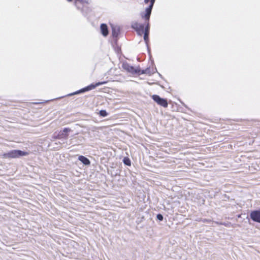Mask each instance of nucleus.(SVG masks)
<instances>
[{"mask_svg":"<svg viewBox=\"0 0 260 260\" xmlns=\"http://www.w3.org/2000/svg\"><path fill=\"white\" fill-rule=\"evenodd\" d=\"M157 219L159 221H162L163 220V216L161 214H158L156 216Z\"/></svg>","mask_w":260,"mask_h":260,"instance_id":"nucleus-17","label":"nucleus"},{"mask_svg":"<svg viewBox=\"0 0 260 260\" xmlns=\"http://www.w3.org/2000/svg\"><path fill=\"white\" fill-rule=\"evenodd\" d=\"M69 2H71L72 0H68ZM88 0H75V5L77 7V8L78 9H80L81 8L80 6L78 5V4H84V3H87Z\"/></svg>","mask_w":260,"mask_h":260,"instance_id":"nucleus-11","label":"nucleus"},{"mask_svg":"<svg viewBox=\"0 0 260 260\" xmlns=\"http://www.w3.org/2000/svg\"><path fill=\"white\" fill-rule=\"evenodd\" d=\"M100 115L102 117H106L108 115V113L106 110H102L100 111Z\"/></svg>","mask_w":260,"mask_h":260,"instance_id":"nucleus-16","label":"nucleus"},{"mask_svg":"<svg viewBox=\"0 0 260 260\" xmlns=\"http://www.w3.org/2000/svg\"><path fill=\"white\" fill-rule=\"evenodd\" d=\"M68 135L67 134L64 133L63 132H60L58 134V139H67L68 138Z\"/></svg>","mask_w":260,"mask_h":260,"instance_id":"nucleus-12","label":"nucleus"},{"mask_svg":"<svg viewBox=\"0 0 260 260\" xmlns=\"http://www.w3.org/2000/svg\"><path fill=\"white\" fill-rule=\"evenodd\" d=\"M54 138L55 139H58V134H57L56 136H54Z\"/></svg>","mask_w":260,"mask_h":260,"instance_id":"nucleus-19","label":"nucleus"},{"mask_svg":"<svg viewBox=\"0 0 260 260\" xmlns=\"http://www.w3.org/2000/svg\"><path fill=\"white\" fill-rule=\"evenodd\" d=\"M78 159L85 165H89L90 164V160L84 156H79L78 157Z\"/></svg>","mask_w":260,"mask_h":260,"instance_id":"nucleus-9","label":"nucleus"},{"mask_svg":"<svg viewBox=\"0 0 260 260\" xmlns=\"http://www.w3.org/2000/svg\"><path fill=\"white\" fill-rule=\"evenodd\" d=\"M131 26L136 30L139 35L141 36L144 32V25L137 22H133Z\"/></svg>","mask_w":260,"mask_h":260,"instance_id":"nucleus-6","label":"nucleus"},{"mask_svg":"<svg viewBox=\"0 0 260 260\" xmlns=\"http://www.w3.org/2000/svg\"><path fill=\"white\" fill-rule=\"evenodd\" d=\"M101 30L104 36H107L108 35V30L106 24L103 23L101 25Z\"/></svg>","mask_w":260,"mask_h":260,"instance_id":"nucleus-8","label":"nucleus"},{"mask_svg":"<svg viewBox=\"0 0 260 260\" xmlns=\"http://www.w3.org/2000/svg\"><path fill=\"white\" fill-rule=\"evenodd\" d=\"M28 154L27 152L23 151L20 150H13L3 154V157L5 158H15L22 156H26Z\"/></svg>","mask_w":260,"mask_h":260,"instance_id":"nucleus-1","label":"nucleus"},{"mask_svg":"<svg viewBox=\"0 0 260 260\" xmlns=\"http://www.w3.org/2000/svg\"><path fill=\"white\" fill-rule=\"evenodd\" d=\"M207 221V219H205V220H203V222Z\"/></svg>","mask_w":260,"mask_h":260,"instance_id":"nucleus-20","label":"nucleus"},{"mask_svg":"<svg viewBox=\"0 0 260 260\" xmlns=\"http://www.w3.org/2000/svg\"><path fill=\"white\" fill-rule=\"evenodd\" d=\"M250 218L255 222L260 223V211L254 210L250 214Z\"/></svg>","mask_w":260,"mask_h":260,"instance_id":"nucleus-7","label":"nucleus"},{"mask_svg":"<svg viewBox=\"0 0 260 260\" xmlns=\"http://www.w3.org/2000/svg\"><path fill=\"white\" fill-rule=\"evenodd\" d=\"M155 0H144V3L146 4L150 2L149 6L146 9L145 12L141 13V16L143 19H146L147 20H150V15L151 14L152 9L153 8Z\"/></svg>","mask_w":260,"mask_h":260,"instance_id":"nucleus-2","label":"nucleus"},{"mask_svg":"<svg viewBox=\"0 0 260 260\" xmlns=\"http://www.w3.org/2000/svg\"><path fill=\"white\" fill-rule=\"evenodd\" d=\"M106 83V82H99L96 83L95 84H91L90 85H89L85 88H83L77 91H76L74 93L69 94V95L71 96V95H75V94H79L80 93L84 92L85 91H87L93 89L96 87L99 86L101 85H103V84H104Z\"/></svg>","mask_w":260,"mask_h":260,"instance_id":"nucleus-4","label":"nucleus"},{"mask_svg":"<svg viewBox=\"0 0 260 260\" xmlns=\"http://www.w3.org/2000/svg\"><path fill=\"white\" fill-rule=\"evenodd\" d=\"M145 19V23L146 24V26L145 28L144 29V32L145 34H149V30H150V25H149V20H147L146 19Z\"/></svg>","mask_w":260,"mask_h":260,"instance_id":"nucleus-10","label":"nucleus"},{"mask_svg":"<svg viewBox=\"0 0 260 260\" xmlns=\"http://www.w3.org/2000/svg\"><path fill=\"white\" fill-rule=\"evenodd\" d=\"M144 40L148 46V42L149 41V34H145L144 33Z\"/></svg>","mask_w":260,"mask_h":260,"instance_id":"nucleus-15","label":"nucleus"},{"mask_svg":"<svg viewBox=\"0 0 260 260\" xmlns=\"http://www.w3.org/2000/svg\"><path fill=\"white\" fill-rule=\"evenodd\" d=\"M71 131V129L70 128H67V127L64 128L62 131V132L65 134H67V133L70 132Z\"/></svg>","mask_w":260,"mask_h":260,"instance_id":"nucleus-18","label":"nucleus"},{"mask_svg":"<svg viewBox=\"0 0 260 260\" xmlns=\"http://www.w3.org/2000/svg\"><path fill=\"white\" fill-rule=\"evenodd\" d=\"M152 98L158 105L164 108L168 107V104L166 99L161 98L159 95L155 94L153 95Z\"/></svg>","mask_w":260,"mask_h":260,"instance_id":"nucleus-5","label":"nucleus"},{"mask_svg":"<svg viewBox=\"0 0 260 260\" xmlns=\"http://www.w3.org/2000/svg\"><path fill=\"white\" fill-rule=\"evenodd\" d=\"M207 221V219H205V220H203V222Z\"/></svg>","mask_w":260,"mask_h":260,"instance_id":"nucleus-21","label":"nucleus"},{"mask_svg":"<svg viewBox=\"0 0 260 260\" xmlns=\"http://www.w3.org/2000/svg\"><path fill=\"white\" fill-rule=\"evenodd\" d=\"M123 163L126 166H131V162L128 157H124L123 160Z\"/></svg>","mask_w":260,"mask_h":260,"instance_id":"nucleus-14","label":"nucleus"},{"mask_svg":"<svg viewBox=\"0 0 260 260\" xmlns=\"http://www.w3.org/2000/svg\"><path fill=\"white\" fill-rule=\"evenodd\" d=\"M119 31V29L118 27H112V35L114 37H117L118 33Z\"/></svg>","mask_w":260,"mask_h":260,"instance_id":"nucleus-13","label":"nucleus"},{"mask_svg":"<svg viewBox=\"0 0 260 260\" xmlns=\"http://www.w3.org/2000/svg\"><path fill=\"white\" fill-rule=\"evenodd\" d=\"M122 68L124 70L132 74H142L146 73V70L141 71L139 69H135L134 67L130 66L127 63H123Z\"/></svg>","mask_w":260,"mask_h":260,"instance_id":"nucleus-3","label":"nucleus"},{"mask_svg":"<svg viewBox=\"0 0 260 260\" xmlns=\"http://www.w3.org/2000/svg\"><path fill=\"white\" fill-rule=\"evenodd\" d=\"M207 221V219H205V220H203V222Z\"/></svg>","mask_w":260,"mask_h":260,"instance_id":"nucleus-22","label":"nucleus"}]
</instances>
